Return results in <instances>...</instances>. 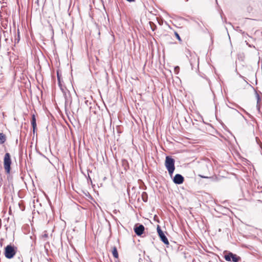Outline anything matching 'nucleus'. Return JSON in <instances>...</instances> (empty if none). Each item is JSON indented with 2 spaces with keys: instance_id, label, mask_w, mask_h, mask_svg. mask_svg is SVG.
<instances>
[{
  "instance_id": "f257e3e1",
  "label": "nucleus",
  "mask_w": 262,
  "mask_h": 262,
  "mask_svg": "<svg viewBox=\"0 0 262 262\" xmlns=\"http://www.w3.org/2000/svg\"><path fill=\"white\" fill-rule=\"evenodd\" d=\"M174 163L175 161L172 158L169 156L166 157L165 166L170 176H172L175 170Z\"/></svg>"
},
{
  "instance_id": "f03ea898",
  "label": "nucleus",
  "mask_w": 262,
  "mask_h": 262,
  "mask_svg": "<svg viewBox=\"0 0 262 262\" xmlns=\"http://www.w3.org/2000/svg\"><path fill=\"white\" fill-rule=\"evenodd\" d=\"M16 251V247L11 245H8L5 248L4 254L7 258L11 259L15 255Z\"/></svg>"
},
{
  "instance_id": "7ed1b4c3",
  "label": "nucleus",
  "mask_w": 262,
  "mask_h": 262,
  "mask_svg": "<svg viewBox=\"0 0 262 262\" xmlns=\"http://www.w3.org/2000/svg\"><path fill=\"white\" fill-rule=\"evenodd\" d=\"M226 254L224 255V259L227 261L238 262L241 257L231 252H226Z\"/></svg>"
},
{
  "instance_id": "20e7f679",
  "label": "nucleus",
  "mask_w": 262,
  "mask_h": 262,
  "mask_svg": "<svg viewBox=\"0 0 262 262\" xmlns=\"http://www.w3.org/2000/svg\"><path fill=\"white\" fill-rule=\"evenodd\" d=\"M11 156L9 153H6L4 159V167L7 173H10L11 164Z\"/></svg>"
},
{
  "instance_id": "39448f33",
  "label": "nucleus",
  "mask_w": 262,
  "mask_h": 262,
  "mask_svg": "<svg viewBox=\"0 0 262 262\" xmlns=\"http://www.w3.org/2000/svg\"><path fill=\"white\" fill-rule=\"evenodd\" d=\"M157 232L158 233V235L161 239V241L165 245H168L169 242L168 240L165 235L164 233L163 232L160 227L158 225L157 227Z\"/></svg>"
},
{
  "instance_id": "423d86ee",
  "label": "nucleus",
  "mask_w": 262,
  "mask_h": 262,
  "mask_svg": "<svg viewBox=\"0 0 262 262\" xmlns=\"http://www.w3.org/2000/svg\"><path fill=\"white\" fill-rule=\"evenodd\" d=\"M134 229L135 233L138 236H140L143 233L145 227L142 224H139V225H136L135 226Z\"/></svg>"
},
{
  "instance_id": "0eeeda50",
  "label": "nucleus",
  "mask_w": 262,
  "mask_h": 262,
  "mask_svg": "<svg viewBox=\"0 0 262 262\" xmlns=\"http://www.w3.org/2000/svg\"><path fill=\"white\" fill-rule=\"evenodd\" d=\"M184 181V177L180 174H176L173 178V182L176 184H181Z\"/></svg>"
},
{
  "instance_id": "6e6552de",
  "label": "nucleus",
  "mask_w": 262,
  "mask_h": 262,
  "mask_svg": "<svg viewBox=\"0 0 262 262\" xmlns=\"http://www.w3.org/2000/svg\"><path fill=\"white\" fill-rule=\"evenodd\" d=\"M64 98H65V110L66 111L68 108H69L70 107V105L72 103V99L70 95L67 96L66 94H65Z\"/></svg>"
},
{
  "instance_id": "1a4fd4ad",
  "label": "nucleus",
  "mask_w": 262,
  "mask_h": 262,
  "mask_svg": "<svg viewBox=\"0 0 262 262\" xmlns=\"http://www.w3.org/2000/svg\"><path fill=\"white\" fill-rule=\"evenodd\" d=\"M31 125H32V128H33V132L34 134L36 130V128H37L36 117L34 114H33L32 115V119H31Z\"/></svg>"
},
{
  "instance_id": "9d476101",
  "label": "nucleus",
  "mask_w": 262,
  "mask_h": 262,
  "mask_svg": "<svg viewBox=\"0 0 262 262\" xmlns=\"http://www.w3.org/2000/svg\"><path fill=\"white\" fill-rule=\"evenodd\" d=\"M6 136L2 133H0V144H4L6 141Z\"/></svg>"
},
{
  "instance_id": "9b49d317",
  "label": "nucleus",
  "mask_w": 262,
  "mask_h": 262,
  "mask_svg": "<svg viewBox=\"0 0 262 262\" xmlns=\"http://www.w3.org/2000/svg\"><path fill=\"white\" fill-rule=\"evenodd\" d=\"M142 199L143 202H147L148 200V195L146 192H143L142 193Z\"/></svg>"
},
{
  "instance_id": "f8f14e48",
  "label": "nucleus",
  "mask_w": 262,
  "mask_h": 262,
  "mask_svg": "<svg viewBox=\"0 0 262 262\" xmlns=\"http://www.w3.org/2000/svg\"><path fill=\"white\" fill-rule=\"evenodd\" d=\"M112 254L113 255V256L115 258H118V253L117 251V248L116 247H114L112 250Z\"/></svg>"
},
{
  "instance_id": "ddd939ff",
  "label": "nucleus",
  "mask_w": 262,
  "mask_h": 262,
  "mask_svg": "<svg viewBox=\"0 0 262 262\" xmlns=\"http://www.w3.org/2000/svg\"><path fill=\"white\" fill-rule=\"evenodd\" d=\"M256 97L257 99V104H259V102L260 101V98L258 94L256 92Z\"/></svg>"
},
{
  "instance_id": "4468645a",
  "label": "nucleus",
  "mask_w": 262,
  "mask_h": 262,
  "mask_svg": "<svg viewBox=\"0 0 262 262\" xmlns=\"http://www.w3.org/2000/svg\"><path fill=\"white\" fill-rule=\"evenodd\" d=\"M149 24H150V25L152 30L154 31L155 29V28L156 27V26L150 21L149 22Z\"/></svg>"
},
{
  "instance_id": "2eb2a0df",
  "label": "nucleus",
  "mask_w": 262,
  "mask_h": 262,
  "mask_svg": "<svg viewBox=\"0 0 262 262\" xmlns=\"http://www.w3.org/2000/svg\"><path fill=\"white\" fill-rule=\"evenodd\" d=\"M174 34H175V36L176 37V38L179 40V41H181V37L180 36V35H179V34L175 32H174Z\"/></svg>"
},
{
  "instance_id": "dca6fc26",
  "label": "nucleus",
  "mask_w": 262,
  "mask_h": 262,
  "mask_svg": "<svg viewBox=\"0 0 262 262\" xmlns=\"http://www.w3.org/2000/svg\"><path fill=\"white\" fill-rule=\"evenodd\" d=\"M57 79H58L59 85H60V83H61L59 73L58 72H57Z\"/></svg>"
},
{
  "instance_id": "f3484780",
  "label": "nucleus",
  "mask_w": 262,
  "mask_h": 262,
  "mask_svg": "<svg viewBox=\"0 0 262 262\" xmlns=\"http://www.w3.org/2000/svg\"><path fill=\"white\" fill-rule=\"evenodd\" d=\"M180 70V68L178 66H177L174 68V72L176 73H178Z\"/></svg>"
},
{
  "instance_id": "a211bd4d",
  "label": "nucleus",
  "mask_w": 262,
  "mask_h": 262,
  "mask_svg": "<svg viewBox=\"0 0 262 262\" xmlns=\"http://www.w3.org/2000/svg\"><path fill=\"white\" fill-rule=\"evenodd\" d=\"M199 177H200L201 178H205V179L210 178V177L204 176L201 175V174L199 175Z\"/></svg>"
},
{
  "instance_id": "6ab92c4d",
  "label": "nucleus",
  "mask_w": 262,
  "mask_h": 262,
  "mask_svg": "<svg viewBox=\"0 0 262 262\" xmlns=\"http://www.w3.org/2000/svg\"><path fill=\"white\" fill-rule=\"evenodd\" d=\"M256 108H257V110L260 112V105L259 104H256Z\"/></svg>"
},
{
  "instance_id": "aec40b11",
  "label": "nucleus",
  "mask_w": 262,
  "mask_h": 262,
  "mask_svg": "<svg viewBox=\"0 0 262 262\" xmlns=\"http://www.w3.org/2000/svg\"><path fill=\"white\" fill-rule=\"evenodd\" d=\"M42 236H43V237L47 238V237H48V234H47V233H45V234L42 235Z\"/></svg>"
},
{
  "instance_id": "412c9836",
  "label": "nucleus",
  "mask_w": 262,
  "mask_h": 262,
  "mask_svg": "<svg viewBox=\"0 0 262 262\" xmlns=\"http://www.w3.org/2000/svg\"><path fill=\"white\" fill-rule=\"evenodd\" d=\"M126 1L128 2H134L135 1V0H126Z\"/></svg>"
},
{
  "instance_id": "4be33fe9",
  "label": "nucleus",
  "mask_w": 262,
  "mask_h": 262,
  "mask_svg": "<svg viewBox=\"0 0 262 262\" xmlns=\"http://www.w3.org/2000/svg\"><path fill=\"white\" fill-rule=\"evenodd\" d=\"M258 201L259 202H260V203H262V201H260V200H258Z\"/></svg>"
},
{
  "instance_id": "5701e85b",
  "label": "nucleus",
  "mask_w": 262,
  "mask_h": 262,
  "mask_svg": "<svg viewBox=\"0 0 262 262\" xmlns=\"http://www.w3.org/2000/svg\"><path fill=\"white\" fill-rule=\"evenodd\" d=\"M186 1H188V0H186Z\"/></svg>"
}]
</instances>
